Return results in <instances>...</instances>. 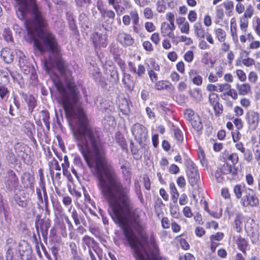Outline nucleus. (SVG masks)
I'll use <instances>...</instances> for the list:
<instances>
[{"mask_svg": "<svg viewBox=\"0 0 260 260\" xmlns=\"http://www.w3.org/2000/svg\"><path fill=\"white\" fill-rule=\"evenodd\" d=\"M20 68L22 70L24 71V73L26 74H28L30 71V63L27 61L26 63H24L23 66H20Z\"/></svg>", "mask_w": 260, "mask_h": 260, "instance_id": "obj_56", "label": "nucleus"}, {"mask_svg": "<svg viewBox=\"0 0 260 260\" xmlns=\"http://www.w3.org/2000/svg\"><path fill=\"white\" fill-rule=\"evenodd\" d=\"M50 225V220L47 219V220H43L40 219L39 215L37 216L35 221V227L37 234L39 237V240H41L39 234V229H40L42 233V237L44 239L47 240L48 229Z\"/></svg>", "mask_w": 260, "mask_h": 260, "instance_id": "obj_3", "label": "nucleus"}, {"mask_svg": "<svg viewBox=\"0 0 260 260\" xmlns=\"http://www.w3.org/2000/svg\"><path fill=\"white\" fill-rule=\"evenodd\" d=\"M82 240L83 243L88 247H89V245L91 242H94V240L93 238H91V237L87 235H85L83 237ZM89 248L90 247H89Z\"/></svg>", "mask_w": 260, "mask_h": 260, "instance_id": "obj_53", "label": "nucleus"}, {"mask_svg": "<svg viewBox=\"0 0 260 260\" xmlns=\"http://www.w3.org/2000/svg\"><path fill=\"white\" fill-rule=\"evenodd\" d=\"M171 27H170V24L166 23L164 22L161 24V33L162 36L165 37L167 36L168 32L171 30Z\"/></svg>", "mask_w": 260, "mask_h": 260, "instance_id": "obj_29", "label": "nucleus"}, {"mask_svg": "<svg viewBox=\"0 0 260 260\" xmlns=\"http://www.w3.org/2000/svg\"><path fill=\"white\" fill-rule=\"evenodd\" d=\"M223 173L220 170V169H218L215 172V177L216 179L218 182H222L224 180V176Z\"/></svg>", "mask_w": 260, "mask_h": 260, "instance_id": "obj_42", "label": "nucleus"}, {"mask_svg": "<svg viewBox=\"0 0 260 260\" xmlns=\"http://www.w3.org/2000/svg\"><path fill=\"white\" fill-rule=\"evenodd\" d=\"M72 217L77 225L80 224L83 220L81 214H79L75 209L72 212Z\"/></svg>", "mask_w": 260, "mask_h": 260, "instance_id": "obj_25", "label": "nucleus"}, {"mask_svg": "<svg viewBox=\"0 0 260 260\" xmlns=\"http://www.w3.org/2000/svg\"><path fill=\"white\" fill-rule=\"evenodd\" d=\"M226 94L231 96L233 99H237L238 98V94L236 91L234 89H232L230 88V89L226 91Z\"/></svg>", "mask_w": 260, "mask_h": 260, "instance_id": "obj_62", "label": "nucleus"}, {"mask_svg": "<svg viewBox=\"0 0 260 260\" xmlns=\"http://www.w3.org/2000/svg\"><path fill=\"white\" fill-rule=\"evenodd\" d=\"M15 1L17 17L20 20H25L24 23L29 34L32 35L35 31L37 34L38 38L32 37L34 47L41 53L49 52V60L45 61L44 64L46 72L49 74L55 65L61 74L65 76V83L58 81L55 87L67 117L76 121L74 125V121L70 122L74 137L77 133H85L87 128H95L89 124L83 109L76 108L81 98L80 91L73 81L71 72L66 62L61 57L60 47L56 38L50 31L43 29L47 25L45 14L37 4L36 0Z\"/></svg>", "mask_w": 260, "mask_h": 260, "instance_id": "obj_2", "label": "nucleus"}, {"mask_svg": "<svg viewBox=\"0 0 260 260\" xmlns=\"http://www.w3.org/2000/svg\"><path fill=\"white\" fill-rule=\"evenodd\" d=\"M243 153L244 154V159L246 161L250 162L252 159V153L250 150H246Z\"/></svg>", "mask_w": 260, "mask_h": 260, "instance_id": "obj_47", "label": "nucleus"}, {"mask_svg": "<svg viewBox=\"0 0 260 260\" xmlns=\"http://www.w3.org/2000/svg\"><path fill=\"white\" fill-rule=\"evenodd\" d=\"M96 36L97 38H98V39H99V42H96L95 45H99L100 46L105 47L107 45L106 38H103L102 35L101 34H99L98 33H96ZM93 43H95V41H93Z\"/></svg>", "mask_w": 260, "mask_h": 260, "instance_id": "obj_31", "label": "nucleus"}, {"mask_svg": "<svg viewBox=\"0 0 260 260\" xmlns=\"http://www.w3.org/2000/svg\"><path fill=\"white\" fill-rule=\"evenodd\" d=\"M219 169L223 173V175L231 174L232 175L235 176L238 173L237 169L233 167L231 164L228 162L224 163Z\"/></svg>", "mask_w": 260, "mask_h": 260, "instance_id": "obj_15", "label": "nucleus"}, {"mask_svg": "<svg viewBox=\"0 0 260 260\" xmlns=\"http://www.w3.org/2000/svg\"><path fill=\"white\" fill-rule=\"evenodd\" d=\"M17 57L18 59L19 66H23L24 63H26L27 62L25 59V56L24 53L20 50H18L16 52Z\"/></svg>", "mask_w": 260, "mask_h": 260, "instance_id": "obj_26", "label": "nucleus"}, {"mask_svg": "<svg viewBox=\"0 0 260 260\" xmlns=\"http://www.w3.org/2000/svg\"><path fill=\"white\" fill-rule=\"evenodd\" d=\"M173 132L175 138L178 141L181 142L183 139L182 132L178 127H174Z\"/></svg>", "mask_w": 260, "mask_h": 260, "instance_id": "obj_37", "label": "nucleus"}, {"mask_svg": "<svg viewBox=\"0 0 260 260\" xmlns=\"http://www.w3.org/2000/svg\"><path fill=\"white\" fill-rule=\"evenodd\" d=\"M3 36L5 40L7 42H12L13 38L12 32L9 28H5L4 31Z\"/></svg>", "mask_w": 260, "mask_h": 260, "instance_id": "obj_38", "label": "nucleus"}, {"mask_svg": "<svg viewBox=\"0 0 260 260\" xmlns=\"http://www.w3.org/2000/svg\"><path fill=\"white\" fill-rule=\"evenodd\" d=\"M6 178L5 183L7 188L13 190L15 189L18 186V179L13 171L9 170L8 171Z\"/></svg>", "mask_w": 260, "mask_h": 260, "instance_id": "obj_9", "label": "nucleus"}, {"mask_svg": "<svg viewBox=\"0 0 260 260\" xmlns=\"http://www.w3.org/2000/svg\"><path fill=\"white\" fill-rule=\"evenodd\" d=\"M99 10L103 18L107 17L110 19L114 20L115 14L113 11L105 9H100Z\"/></svg>", "mask_w": 260, "mask_h": 260, "instance_id": "obj_19", "label": "nucleus"}, {"mask_svg": "<svg viewBox=\"0 0 260 260\" xmlns=\"http://www.w3.org/2000/svg\"><path fill=\"white\" fill-rule=\"evenodd\" d=\"M234 192L238 199H240L242 196V190L241 188V186L239 185H236L234 188Z\"/></svg>", "mask_w": 260, "mask_h": 260, "instance_id": "obj_49", "label": "nucleus"}, {"mask_svg": "<svg viewBox=\"0 0 260 260\" xmlns=\"http://www.w3.org/2000/svg\"><path fill=\"white\" fill-rule=\"evenodd\" d=\"M120 168L122 170V173L124 176L130 177L131 172L129 170V168H127L125 164L122 165Z\"/></svg>", "mask_w": 260, "mask_h": 260, "instance_id": "obj_61", "label": "nucleus"}, {"mask_svg": "<svg viewBox=\"0 0 260 260\" xmlns=\"http://www.w3.org/2000/svg\"><path fill=\"white\" fill-rule=\"evenodd\" d=\"M188 18L191 22H194L197 19V14L194 11H190L188 15Z\"/></svg>", "mask_w": 260, "mask_h": 260, "instance_id": "obj_63", "label": "nucleus"}, {"mask_svg": "<svg viewBox=\"0 0 260 260\" xmlns=\"http://www.w3.org/2000/svg\"><path fill=\"white\" fill-rule=\"evenodd\" d=\"M186 166L188 169V176L190 184L193 186L197 184L200 179L199 173L195 164L190 159L186 160Z\"/></svg>", "mask_w": 260, "mask_h": 260, "instance_id": "obj_4", "label": "nucleus"}, {"mask_svg": "<svg viewBox=\"0 0 260 260\" xmlns=\"http://www.w3.org/2000/svg\"><path fill=\"white\" fill-rule=\"evenodd\" d=\"M228 159L229 160H231L232 162L231 164L233 167H235V165L237 164L238 161V156L237 153H234L230 154L228 157Z\"/></svg>", "mask_w": 260, "mask_h": 260, "instance_id": "obj_40", "label": "nucleus"}, {"mask_svg": "<svg viewBox=\"0 0 260 260\" xmlns=\"http://www.w3.org/2000/svg\"><path fill=\"white\" fill-rule=\"evenodd\" d=\"M223 237V234L222 233H217L215 235H212L210 236V238L211 241L214 240L220 241Z\"/></svg>", "mask_w": 260, "mask_h": 260, "instance_id": "obj_46", "label": "nucleus"}, {"mask_svg": "<svg viewBox=\"0 0 260 260\" xmlns=\"http://www.w3.org/2000/svg\"><path fill=\"white\" fill-rule=\"evenodd\" d=\"M184 115L186 119L189 121L192 120L194 117L198 116L194 115V111L191 109L186 110L184 113Z\"/></svg>", "mask_w": 260, "mask_h": 260, "instance_id": "obj_39", "label": "nucleus"}, {"mask_svg": "<svg viewBox=\"0 0 260 260\" xmlns=\"http://www.w3.org/2000/svg\"><path fill=\"white\" fill-rule=\"evenodd\" d=\"M193 58V53L192 51H188L184 55L185 60L188 62H191Z\"/></svg>", "mask_w": 260, "mask_h": 260, "instance_id": "obj_48", "label": "nucleus"}, {"mask_svg": "<svg viewBox=\"0 0 260 260\" xmlns=\"http://www.w3.org/2000/svg\"><path fill=\"white\" fill-rule=\"evenodd\" d=\"M237 245L239 249L244 254L246 253V250L248 246L247 241L241 237H239L237 240Z\"/></svg>", "mask_w": 260, "mask_h": 260, "instance_id": "obj_20", "label": "nucleus"}, {"mask_svg": "<svg viewBox=\"0 0 260 260\" xmlns=\"http://www.w3.org/2000/svg\"><path fill=\"white\" fill-rule=\"evenodd\" d=\"M144 15L146 18L151 19L153 17V14L152 10L150 8H146L144 10Z\"/></svg>", "mask_w": 260, "mask_h": 260, "instance_id": "obj_43", "label": "nucleus"}, {"mask_svg": "<svg viewBox=\"0 0 260 260\" xmlns=\"http://www.w3.org/2000/svg\"><path fill=\"white\" fill-rule=\"evenodd\" d=\"M237 75L239 79L241 81H245L246 79V76L245 74V73L241 70H237Z\"/></svg>", "mask_w": 260, "mask_h": 260, "instance_id": "obj_52", "label": "nucleus"}, {"mask_svg": "<svg viewBox=\"0 0 260 260\" xmlns=\"http://www.w3.org/2000/svg\"><path fill=\"white\" fill-rule=\"evenodd\" d=\"M180 41L185 42L186 45H190L193 43V41L190 38H188L184 36H181L180 37Z\"/></svg>", "mask_w": 260, "mask_h": 260, "instance_id": "obj_58", "label": "nucleus"}, {"mask_svg": "<svg viewBox=\"0 0 260 260\" xmlns=\"http://www.w3.org/2000/svg\"><path fill=\"white\" fill-rule=\"evenodd\" d=\"M180 171V169L179 167L175 165L172 164L169 167V172L172 174H176L178 173Z\"/></svg>", "mask_w": 260, "mask_h": 260, "instance_id": "obj_54", "label": "nucleus"}, {"mask_svg": "<svg viewBox=\"0 0 260 260\" xmlns=\"http://www.w3.org/2000/svg\"><path fill=\"white\" fill-rule=\"evenodd\" d=\"M6 158L7 160L12 164H15L17 161L16 157L11 150H8Z\"/></svg>", "mask_w": 260, "mask_h": 260, "instance_id": "obj_27", "label": "nucleus"}, {"mask_svg": "<svg viewBox=\"0 0 260 260\" xmlns=\"http://www.w3.org/2000/svg\"><path fill=\"white\" fill-rule=\"evenodd\" d=\"M149 243H150V245L153 248V251L151 252L152 256H151L149 253L146 249H144L143 251H142L140 249V247H141L142 248H143V245L141 243V244H140L139 246V249L143 254V255L145 259H147V257L146 254H145V250H146L148 253L151 260H155L156 259L157 255L159 254V248H158V246L157 244L156 243L155 239L153 235H151L150 237Z\"/></svg>", "mask_w": 260, "mask_h": 260, "instance_id": "obj_8", "label": "nucleus"}, {"mask_svg": "<svg viewBox=\"0 0 260 260\" xmlns=\"http://www.w3.org/2000/svg\"><path fill=\"white\" fill-rule=\"evenodd\" d=\"M246 119L250 127L252 129H255L259 122V114L253 111H249L247 113Z\"/></svg>", "mask_w": 260, "mask_h": 260, "instance_id": "obj_11", "label": "nucleus"}, {"mask_svg": "<svg viewBox=\"0 0 260 260\" xmlns=\"http://www.w3.org/2000/svg\"><path fill=\"white\" fill-rule=\"evenodd\" d=\"M156 9L159 13L164 12L166 9L164 0H158L156 3Z\"/></svg>", "mask_w": 260, "mask_h": 260, "instance_id": "obj_33", "label": "nucleus"}, {"mask_svg": "<svg viewBox=\"0 0 260 260\" xmlns=\"http://www.w3.org/2000/svg\"><path fill=\"white\" fill-rule=\"evenodd\" d=\"M170 86H171V83L164 81H158L155 84V88L157 90H162L164 88H167Z\"/></svg>", "mask_w": 260, "mask_h": 260, "instance_id": "obj_28", "label": "nucleus"}, {"mask_svg": "<svg viewBox=\"0 0 260 260\" xmlns=\"http://www.w3.org/2000/svg\"><path fill=\"white\" fill-rule=\"evenodd\" d=\"M131 19L134 25H137L139 22V15L136 11H132L130 12Z\"/></svg>", "mask_w": 260, "mask_h": 260, "instance_id": "obj_34", "label": "nucleus"}, {"mask_svg": "<svg viewBox=\"0 0 260 260\" xmlns=\"http://www.w3.org/2000/svg\"><path fill=\"white\" fill-rule=\"evenodd\" d=\"M20 95L22 100L26 103L28 107V110L32 112L36 106V101L32 95H27L24 92H20Z\"/></svg>", "mask_w": 260, "mask_h": 260, "instance_id": "obj_13", "label": "nucleus"}, {"mask_svg": "<svg viewBox=\"0 0 260 260\" xmlns=\"http://www.w3.org/2000/svg\"><path fill=\"white\" fill-rule=\"evenodd\" d=\"M70 249L72 255L78 253L77 246L75 243L72 242L69 244Z\"/></svg>", "mask_w": 260, "mask_h": 260, "instance_id": "obj_55", "label": "nucleus"}, {"mask_svg": "<svg viewBox=\"0 0 260 260\" xmlns=\"http://www.w3.org/2000/svg\"><path fill=\"white\" fill-rule=\"evenodd\" d=\"M192 82L194 84L200 85L202 83V78L199 75L195 76L192 78Z\"/></svg>", "mask_w": 260, "mask_h": 260, "instance_id": "obj_60", "label": "nucleus"}, {"mask_svg": "<svg viewBox=\"0 0 260 260\" xmlns=\"http://www.w3.org/2000/svg\"><path fill=\"white\" fill-rule=\"evenodd\" d=\"M144 48L148 51L153 50V47L151 43L149 41H145L143 43Z\"/></svg>", "mask_w": 260, "mask_h": 260, "instance_id": "obj_64", "label": "nucleus"}, {"mask_svg": "<svg viewBox=\"0 0 260 260\" xmlns=\"http://www.w3.org/2000/svg\"><path fill=\"white\" fill-rule=\"evenodd\" d=\"M170 212L172 216L174 218H178L179 215V207L177 205H172L170 206Z\"/></svg>", "mask_w": 260, "mask_h": 260, "instance_id": "obj_30", "label": "nucleus"}, {"mask_svg": "<svg viewBox=\"0 0 260 260\" xmlns=\"http://www.w3.org/2000/svg\"><path fill=\"white\" fill-rule=\"evenodd\" d=\"M253 13V9L252 6L251 5H249L244 13V17L246 18H250Z\"/></svg>", "mask_w": 260, "mask_h": 260, "instance_id": "obj_44", "label": "nucleus"}, {"mask_svg": "<svg viewBox=\"0 0 260 260\" xmlns=\"http://www.w3.org/2000/svg\"><path fill=\"white\" fill-rule=\"evenodd\" d=\"M243 200L244 206L256 207L259 203L258 199L254 191L251 189H248L245 191V195L244 196Z\"/></svg>", "mask_w": 260, "mask_h": 260, "instance_id": "obj_7", "label": "nucleus"}, {"mask_svg": "<svg viewBox=\"0 0 260 260\" xmlns=\"http://www.w3.org/2000/svg\"><path fill=\"white\" fill-rule=\"evenodd\" d=\"M132 132L135 139L139 144L143 143L147 139V131L146 128L140 123L135 124L132 129Z\"/></svg>", "mask_w": 260, "mask_h": 260, "instance_id": "obj_5", "label": "nucleus"}, {"mask_svg": "<svg viewBox=\"0 0 260 260\" xmlns=\"http://www.w3.org/2000/svg\"><path fill=\"white\" fill-rule=\"evenodd\" d=\"M123 82L129 90H133L134 88L135 82L130 74L124 73Z\"/></svg>", "mask_w": 260, "mask_h": 260, "instance_id": "obj_16", "label": "nucleus"}, {"mask_svg": "<svg viewBox=\"0 0 260 260\" xmlns=\"http://www.w3.org/2000/svg\"><path fill=\"white\" fill-rule=\"evenodd\" d=\"M74 139L88 166L95 167L98 186L109 205L108 213L114 222L122 226L123 234L133 249L134 256L136 260H151L146 250L147 259L139 249L141 242L132 229L141 234L145 228L140 218L141 211L133 209L129 189L123 185L114 168L106 164L105 145L99 128H87L85 133H77Z\"/></svg>", "mask_w": 260, "mask_h": 260, "instance_id": "obj_1", "label": "nucleus"}, {"mask_svg": "<svg viewBox=\"0 0 260 260\" xmlns=\"http://www.w3.org/2000/svg\"><path fill=\"white\" fill-rule=\"evenodd\" d=\"M170 192L172 195V199L173 202L176 204L177 202L178 198L179 197V193L175 187L174 183H171L170 184Z\"/></svg>", "mask_w": 260, "mask_h": 260, "instance_id": "obj_23", "label": "nucleus"}, {"mask_svg": "<svg viewBox=\"0 0 260 260\" xmlns=\"http://www.w3.org/2000/svg\"><path fill=\"white\" fill-rule=\"evenodd\" d=\"M180 30L181 32L188 34L189 31V24L188 22H185L183 23Z\"/></svg>", "mask_w": 260, "mask_h": 260, "instance_id": "obj_50", "label": "nucleus"}, {"mask_svg": "<svg viewBox=\"0 0 260 260\" xmlns=\"http://www.w3.org/2000/svg\"><path fill=\"white\" fill-rule=\"evenodd\" d=\"M117 40L121 44L124 46H129L133 45L134 39L128 34L122 32L117 35Z\"/></svg>", "mask_w": 260, "mask_h": 260, "instance_id": "obj_10", "label": "nucleus"}, {"mask_svg": "<svg viewBox=\"0 0 260 260\" xmlns=\"http://www.w3.org/2000/svg\"><path fill=\"white\" fill-rule=\"evenodd\" d=\"M209 100L212 106L216 105L219 102V98L218 95L215 93H211L209 94Z\"/></svg>", "mask_w": 260, "mask_h": 260, "instance_id": "obj_32", "label": "nucleus"}, {"mask_svg": "<svg viewBox=\"0 0 260 260\" xmlns=\"http://www.w3.org/2000/svg\"><path fill=\"white\" fill-rule=\"evenodd\" d=\"M212 106L214 110L215 116H219L223 112L222 105L218 102L217 104L213 105Z\"/></svg>", "mask_w": 260, "mask_h": 260, "instance_id": "obj_36", "label": "nucleus"}, {"mask_svg": "<svg viewBox=\"0 0 260 260\" xmlns=\"http://www.w3.org/2000/svg\"><path fill=\"white\" fill-rule=\"evenodd\" d=\"M237 89L239 94L240 95H246L250 90V86L248 84L244 83L242 85L237 84Z\"/></svg>", "mask_w": 260, "mask_h": 260, "instance_id": "obj_22", "label": "nucleus"}, {"mask_svg": "<svg viewBox=\"0 0 260 260\" xmlns=\"http://www.w3.org/2000/svg\"><path fill=\"white\" fill-rule=\"evenodd\" d=\"M216 34L218 40L220 42H223L225 38V32L221 28H218L215 30Z\"/></svg>", "mask_w": 260, "mask_h": 260, "instance_id": "obj_35", "label": "nucleus"}, {"mask_svg": "<svg viewBox=\"0 0 260 260\" xmlns=\"http://www.w3.org/2000/svg\"><path fill=\"white\" fill-rule=\"evenodd\" d=\"M119 108L123 114H127L130 111V107L128 100L125 98L120 100Z\"/></svg>", "mask_w": 260, "mask_h": 260, "instance_id": "obj_17", "label": "nucleus"}, {"mask_svg": "<svg viewBox=\"0 0 260 260\" xmlns=\"http://www.w3.org/2000/svg\"><path fill=\"white\" fill-rule=\"evenodd\" d=\"M14 199L16 204H17L20 207L24 208L26 206L27 203L25 199V197H23L21 198L18 194V193H15L14 196Z\"/></svg>", "mask_w": 260, "mask_h": 260, "instance_id": "obj_24", "label": "nucleus"}, {"mask_svg": "<svg viewBox=\"0 0 260 260\" xmlns=\"http://www.w3.org/2000/svg\"><path fill=\"white\" fill-rule=\"evenodd\" d=\"M189 121L192 127L197 131H200L203 128V124L199 116L194 117L193 118Z\"/></svg>", "mask_w": 260, "mask_h": 260, "instance_id": "obj_18", "label": "nucleus"}, {"mask_svg": "<svg viewBox=\"0 0 260 260\" xmlns=\"http://www.w3.org/2000/svg\"><path fill=\"white\" fill-rule=\"evenodd\" d=\"M151 40L156 45L158 44L160 41V38L158 33L155 32L153 34L151 35Z\"/></svg>", "mask_w": 260, "mask_h": 260, "instance_id": "obj_59", "label": "nucleus"}, {"mask_svg": "<svg viewBox=\"0 0 260 260\" xmlns=\"http://www.w3.org/2000/svg\"><path fill=\"white\" fill-rule=\"evenodd\" d=\"M21 182L25 188L34 189V178L29 173L25 172L23 174Z\"/></svg>", "mask_w": 260, "mask_h": 260, "instance_id": "obj_12", "label": "nucleus"}, {"mask_svg": "<svg viewBox=\"0 0 260 260\" xmlns=\"http://www.w3.org/2000/svg\"><path fill=\"white\" fill-rule=\"evenodd\" d=\"M9 93L8 88L4 85L0 84V98L3 100Z\"/></svg>", "mask_w": 260, "mask_h": 260, "instance_id": "obj_41", "label": "nucleus"}, {"mask_svg": "<svg viewBox=\"0 0 260 260\" xmlns=\"http://www.w3.org/2000/svg\"><path fill=\"white\" fill-rule=\"evenodd\" d=\"M242 62L247 67H250L251 66H252L255 63V61L254 60V59L250 58L249 57L244 59Z\"/></svg>", "mask_w": 260, "mask_h": 260, "instance_id": "obj_57", "label": "nucleus"}, {"mask_svg": "<svg viewBox=\"0 0 260 260\" xmlns=\"http://www.w3.org/2000/svg\"><path fill=\"white\" fill-rule=\"evenodd\" d=\"M1 56L3 60L7 63H11L14 57L13 52L8 48H3L1 50Z\"/></svg>", "mask_w": 260, "mask_h": 260, "instance_id": "obj_14", "label": "nucleus"}, {"mask_svg": "<svg viewBox=\"0 0 260 260\" xmlns=\"http://www.w3.org/2000/svg\"><path fill=\"white\" fill-rule=\"evenodd\" d=\"M243 217L241 214L238 213L236 214V217L234 220L235 223V229L236 231L238 233L240 232L242 229V219Z\"/></svg>", "mask_w": 260, "mask_h": 260, "instance_id": "obj_21", "label": "nucleus"}, {"mask_svg": "<svg viewBox=\"0 0 260 260\" xmlns=\"http://www.w3.org/2000/svg\"><path fill=\"white\" fill-rule=\"evenodd\" d=\"M145 27L148 32H152L155 29V26L152 22H146Z\"/></svg>", "mask_w": 260, "mask_h": 260, "instance_id": "obj_51", "label": "nucleus"}, {"mask_svg": "<svg viewBox=\"0 0 260 260\" xmlns=\"http://www.w3.org/2000/svg\"><path fill=\"white\" fill-rule=\"evenodd\" d=\"M41 117L44 123L49 121V113L47 110H42L41 112Z\"/></svg>", "mask_w": 260, "mask_h": 260, "instance_id": "obj_45", "label": "nucleus"}, {"mask_svg": "<svg viewBox=\"0 0 260 260\" xmlns=\"http://www.w3.org/2000/svg\"><path fill=\"white\" fill-rule=\"evenodd\" d=\"M32 260L30 250H26L23 251L22 253L20 251L12 252V249L9 248L7 252L6 260Z\"/></svg>", "mask_w": 260, "mask_h": 260, "instance_id": "obj_6", "label": "nucleus"}]
</instances>
